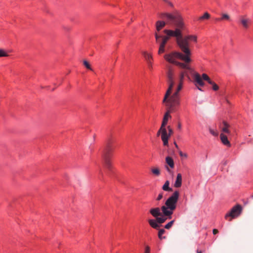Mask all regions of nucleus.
<instances>
[{"label":"nucleus","instance_id":"obj_25","mask_svg":"<svg viewBox=\"0 0 253 253\" xmlns=\"http://www.w3.org/2000/svg\"><path fill=\"white\" fill-rule=\"evenodd\" d=\"M202 79H203V81L205 80L207 81L209 84H212L211 80L206 74L204 73L202 74Z\"/></svg>","mask_w":253,"mask_h":253},{"label":"nucleus","instance_id":"obj_26","mask_svg":"<svg viewBox=\"0 0 253 253\" xmlns=\"http://www.w3.org/2000/svg\"><path fill=\"white\" fill-rule=\"evenodd\" d=\"M174 221V219L169 221V223H168L167 224L165 225V228L167 229H169L173 224Z\"/></svg>","mask_w":253,"mask_h":253},{"label":"nucleus","instance_id":"obj_4","mask_svg":"<svg viewBox=\"0 0 253 253\" xmlns=\"http://www.w3.org/2000/svg\"><path fill=\"white\" fill-rule=\"evenodd\" d=\"M179 196V191L177 190L175 191L166 200L165 202V206H163L161 207V210L163 215L166 216H168L169 219L171 218V215L173 213V211L176 208V203L177 202Z\"/></svg>","mask_w":253,"mask_h":253},{"label":"nucleus","instance_id":"obj_3","mask_svg":"<svg viewBox=\"0 0 253 253\" xmlns=\"http://www.w3.org/2000/svg\"><path fill=\"white\" fill-rule=\"evenodd\" d=\"M181 53L177 51L172 52L169 54H166L164 56L165 59L169 63L175 64L176 59H180L186 63H190L191 61V51L190 48H186V50L183 48H180Z\"/></svg>","mask_w":253,"mask_h":253},{"label":"nucleus","instance_id":"obj_21","mask_svg":"<svg viewBox=\"0 0 253 253\" xmlns=\"http://www.w3.org/2000/svg\"><path fill=\"white\" fill-rule=\"evenodd\" d=\"M166 232V231L164 229H160L159 230L158 236V238L160 240L166 239L167 238L166 236H163V235Z\"/></svg>","mask_w":253,"mask_h":253},{"label":"nucleus","instance_id":"obj_36","mask_svg":"<svg viewBox=\"0 0 253 253\" xmlns=\"http://www.w3.org/2000/svg\"><path fill=\"white\" fill-rule=\"evenodd\" d=\"M163 192H161L158 196L157 198H156V200L157 201H160L161 200L162 198H163Z\"/></svg>","mask_w":253,"mask_h":253},{"label":"nucleus","instance_id":"obj_14","mask_svg":"<svg viewBox=\"0 0 253 253\" xmlns=\"http://www.w3.org/2000/svg\"><path fill=\"white\" fill-rule=\"evenodd\" d=\"M143 55L145 59V60L147 61V63L148 64V66L149 68L152 67V62L151 60H152V56L151 54L148 53L146 52H143Z\"/></svg>","mask_w":253,"mask_h":253},{"label":"nucleus","instance_id":"obj_34","mask_svg":"<svg viewBox=\"0 0 253 253\" xmlns=\"http://www.w3.org/2000/svg\"><path fill=\"white\" fill-rule=\"evenodd\" d=\"M164 2L167 3L171 7H173V4L169 0H163Z\"/></svg>","mask_w":253,"mask_h":253},{"label":"nucleus","instance_id":"obj_9","mask_svg":"<svg viewBox=\"0 0 253 253\" xmlns=\"http://www.w3.org/2000/svg\"><path fill=\"white\" fill-rule=\"evenodd\" d=\"M169 40V37L167 36L163 37L162 41L160 43L158 54H161L165 52V46L168 41Z\"/></svg>","mask_w":253,"mask_h":253},{"label":"nucleus","instance_id":"obj_2","mask_svg":"<svg viewBox=\"0 0 253 253\" xmlns=\"http://www.w3.org/2000/svg\"><path fill=\"white\" fill-rule=\"evenodd\" d=\"M167 77L169 87L163 101L164 103L166 102L167 111L164 115L161 127H166L169 118H171V116L169 115V113L175 111L177 107L179 106L177 105H174L173 103L167 101V99L170 95L171 91L175 84V74L174 71L171 68H169L168 69L167 72Z\"/></svg>","mask_w":253,"mask_h":253},{"label":"nucleus","instance_id":"obj_17","mask_svg":"<svg viewBox=\"0 0 253 253\" xmlns=\"http://www.w3.org/2000/svg\"><path fill=\"white\" fill-rule=\"evenodd\" d=\"M182 185V175L180 173H178L176 176V180L174 184V186L176 188H179Z\"/></svg>","mask_w":253,"mask_h":253},{"label":"nucleus","instance_id":"obj_1","mask_svg":"<svg viewBox=\"0 0 253 253\" xmlns=\"http://www.w3.org/2000/svg\"><path fill=\"white\" fill-rule=\"evenodd\" d=\"M161 18L171 22L176 28L174 30L165 29L164 31L167 37L176 38V43L179 48L186 50L190 48V41L196 43L197 37L195 35H187L183 37L182 31L184 27V23L180 13L177 10L172 12H163L160 15Z\"/></svg>","mask_w":253,"mask_h":253},{"label":"nucleus","instance_id":"obj_46","mask_svg":"<svg viewBox=\"0 0 253 253\" xmlns=\"http://www.w3.org/2000/svg\"><path fill=\"white\" fill-rule=\"evenodd\" d=\"M198 89L199 90H200V91H203V90H202L201 88H200L199 87H198Z\"/></svg>","mask_w":253,"mask_h":253},{"label":"nucleus","instance_id":"obj_37","mask_svg":"<svg viewBox=\"0 0 253 253\" xmlns=\"http://www.w3.org/2000/svg\"><path fill=\"white\" fill-rule=\"evenodd\" d=\"M144 253H150V248L149 246H146L145 248Z\"/></svg>","mask_w":253,"mask_h":253},{"label":"nucleus","instance_id":"obj_20","mask_svg":"<svg viewBox=\"0 0 253 253\" xmlns=\"http://www.w3.org/2000/svg\"><path fill=\"white\" fill-rule=\"evenodd\" d=\"M169 180H167L164 185L162 187V189L165 191H171L172 190L171 188L169 187Z\"/></svg>","mask_w":253,"mask_h":253},{"label":"nucleus","instance_id":"obj_23","mask_svg":"<svg viewBox=\"0 0 253 253\" xmlns=\"http://www.w3.org/2000/svg\"><path fill=\"white\" fill-rule=\"evenodd\" d=\"M165 216H166L164 215V216L162 215L161 217L158 216L156 218L159 224L160 225L161 224L164 223L167 219H169L168 217H166Z\"/></svg>","mask_w":253,"mask_h":253},{"label":"nucleus","instance_id":"obj_29","mask_svg":"<svg viewBox=\"0 0 253 253\" xmlns=\"http://www.w3.org/2000/svg\"><path fill=\"white\" fill-rule=\"evenodd\" d=\"M212 84H210L212 85V88L213 90L216 91L219 89V87L217 84H216L214 82L211 81Z\"/></svg>","mask_w":253,"mask_h":253},{"label":"nucleus","instance_id":"obj_18","mask_svg":"<svg viewBox=\"0 0 253 253\" xmlns=\"http://www.w3.org/2000/svg\"><path fill=\"white\" fill-rule=\"evenodd\" d=\"M166 163L169 165V166L170 168H171V169L174 168V163L173 160L171 157H170L169 156H167L166 158Z\"/></svg>","mask_w":253,"mask_h":253},{"label":"nucleus","instance_id":"obj_7","mask_svg":"<svg viewBox=\"0 0 253 253\" xmlns=\"http://www.w3.org/2000/svg\"><path fill=\"white\" fill-rule=\"evenodd\" d=\"M183 83L179 82L176 91L169 97V99H167V101L173 103L174 105L179 106L180 98L179 96V91L182 87Z\"/></svg>","mask_w":253,"mask_h":253},{"label":"nucleus","instance_id":"obj_5","mask_svg":"<svg viewBox=\"0 0 253 253\" xmlns=\"http://www.w3.org/2000/svg\"><path fill=\"white\" fill-rule=\"evenodd\" d=\"M113 142V140L111 139H109L102 151V157L103 160L104 167L107 169L108 174L114 173L113 168L110 161L114 150Z\"/></svg>","mask_w":253,"mask_h":253},{"label":"nucleus","instance_id":"obj_45","mask_svg":"<svg viewBox=\"0 0 253 253\" xmlns=\"http://www.w3.org/2000/svg\"><path fill=\"white\" fill-rule=\"evenodd\" d=\"M197 253H202V252L201 251H199V250H197Z\"/></svg>","mask_w":253,"mask_h":253},{"label":"nucleus","instance_id":"obj_35","mask_svg":"<svg viewBox=\"0 0 253 253\" xmlns=\"http://www.w3.org/2000/svg\"><path fill=\"white\" fill-rule=\"evenodd\" d=\"M168 131H169V133H168V134L170 136L172 134L173 130L169 126H168Z\"/></svg>","mask_w":253,"mask_h":253},{"label":"nucleus","instance_id":"obj_16","mask_svg":"<svg viewBox=\"0 0 253 253\" xmlns=\"http://www.w3.org/2000/svg\"><path fill=\"white\" fill-rule=\"evenodd\" d=\"M229 125L225 121L222 122V124L220 125V127H221L222 131L226 133H229L230 131L229 130Z\"/></svg>","mask_w":253,"mask_h":253},{"label":"nucleus","instance_id":"obj_30","mask_svg":"<svg viewBox=\"0 0 253 253\" xmlns=\"http://www.w3.org/2000/svg\"><path fill=\"white\" fill-rule=\"evenodd\" d=\"M7 56L8 54L4 50L0 49V57H6Z\"/></svg>","mask_w":253,"mask_h":253},{"label":"nucleus","instance_id":"obj_28","mask_svg":"<svg viewBox=\"0 0 253 253\" xmlns=\"http://www.w3.org/2000/svg\"><path fill=\"white\" fill-rule=\"evenodd\" d=\"M151 171H152V172L157 175V176H159L160 174V170L158 168H155V169H151Z\"/></svg>","mask_w":253,"mask_h":253},{"label":"nucleus","instance_id":"obj_13","mask_svg":"<svg viewBox=\"0 0 253 253\" xmlns=\"http://www.w3.org/2000/svg\"><path fill=\"white\" fill-rule=\"evenodd\" d=\"M220 137L222 143L225 146L230 147L231 144L228 139L227 136L223 133H221Z\"/></svg>","mask_w":253,"mask_h":253},{"label":"nucleus","instance_id":"obj_6","mask_svg":"<svg viewBox=\"0 0 253 253\" xmlns=\"http://www.w3.org/2000/svg\"><path fill=\"white\" fill-rule=\"evenodd\" d=\"M242 207L241 205L237 204L234 206L225 215V218L228 220V217H231L229 220H231L232 218H235L239 216L241 213Z\"/></svg>","mask_w":253,"mask_h":253},{"label":"nucleus","instance_id":"obj_15","mask_svg":"<svg viewBox=\"0 0 253 253\" xmlns=\"http://www.w3.org/2000/svg\"><path fill=\"white\" fill-rule=\"evenodd\" d=\"M148 222L151 227L155 229H158L159 227L161 226V225L159 224L156 219H149Z\"/></svg>","mask_w":253,"mask_h":253},{"label":"nucleus","instance_id":"obj_33","mask_svg":"<svg viewBox=\"0 0 253 253\" xmlns=\"http://www.w3.org/2000/svg\"><path fill=\"white\" fill-rule=\"evenodd\" d=\"M155 37L157 42H159V39L160 38H163V37H164V36H161V35H159L158 34L156 33L155 35Z\"/></svg>","mask_w":253,"mask_h":253},{"label":"nucleus","instance_id":"obj_10","mask_svg":"<svg viewBox=\"0 0 253 253\" xmlns=\"http://www.w3.org/2000/svg\"><path fill=\"white\" fill-rule=\"evenodd\" d=\"M188 63H184L180 62L178 61L176 62L175 65L179 66L181 69H184V71H188L189 73H192L193 72V69L188 64Z\"/></svg>","mask_w":253,"mask_h":253},{"label":"nucleus","instance_id":"obj_8","mask_svg":"<svg viewBox=\"0 0 253 253\" xmlns=\"http://www.w3.org/2000/svg\"><path fill=\"white\" fill-rule=\"evenodd\" d=\"M160 133H161V139L163 142L164 145L168 146V140L170 136L168 135L166 127H160L157 132V135H159Z\"/></svg>","mask_w":253,"mask_h":253},{"label":"nucleus","instance_id":"obj_24","mask_svg":"<svg viewBox=\"0 0 253 253\" xmlns=\"http://www.w3.org/2000/svg\"><path fill=\"white\" fill-rule=\"evenodd\" d=\"M241 22L243 25V26L245 28L247 29L249 27V23L250 22L249 20L248 19H243L241 20Z\"/></svg>","mask_w":253,"mask_h":253},{"label":"nucleus","instance_id":"obj_31","mask_svg":"<svg viewBox=\"0 0 253 253\" xmlns=\"http://www.w3.org/2000/svg\"><path fill=\"white\" fill-rule=\"evenodd\" d=\"M221 19H222V20H229L230 19V17L228 14L224 13V14H222Z\"/></svg>","mask_w":253,"mask_h":253},{"label":"nucleus","instance_id":"obj_11","mask_svg":"<svg viewBox=\"0 0 253 253\" xmlns=\"http://www.w3.org/2000/svg\"><path fill=\"white\" fill-rule=\"evenodd\" d=\"M194 78L196 85H197V84H198L200 86H203L204 85L205 83L203 82L202 77L198 73H196L195 74Z\"/></svg>","mask_w":253,"mask_h":253},{"label":"nucleus","instance_id":"obj_41","mask_svg":"<svg viewBox=\"0 0 253 253\" xmlns=\"http://www.w3.org/2000/svg\"><path fill=\"white\" fill-rule=\"evenodd\" d=\"M218 230H217V229H213L212 230V233H213V234L214 235H215V234H217V233H218Z\"/></svg>","mask_w":253,"mask_h":253},{"label":"nucleus","instance_id":"obj_39","mask_svg":"<svg viewBox=\"0 0 253 253\" xmlns=\"http://www.w3.org/2000/svg\"><path fill=\"white\" fill-rule=\"evenodd\" d=\"M179 155L181 156V157H187V155L186 154H184L183 153V152L181 151H180L179 152Z\"/></svg>","mask_w":253,"mask_h":253},{"label":"nucleus","instance_id":"obj_38","mask_svg":"<svg viewBox=\"0 0 253 253\" xmlns=\"http://www.w3.org/2000/svg\"><path fill=\"white\" fill-rule=\"evenodd\" d=\"M210 132L213 136H216L217 135V133L211 128L210 129Z\"/></svg>","mask_w":253,"mask_h":253},{"label":"nucleus","instance_id":"obj_32","mask_svg":"<svg viewBox=\"0 0 253 253\" xmlns=\"http://www.w3.org/2000/svg\"><path fill=\"white\" fill-rule=\"evenodd\" d=\"M84 65L85 66V67L87 69L91 70V66H90V64H89V63L87 61H86V60L84 61Z\"/></svg>","mask_w":253,"mask_h":253},{"label":"nucleus","instance_id":"obj_47","mask_svg":"<svg viewBox=\"0 0 253 253\" xmlns=\"http://www.w3.org/2000/svg\"><path fill=\"white\" fill-rule=\"evenodd\" d=\"M251 198H253V195L251 196Z\"/></svg>","mask_w":253,"mask_h":253},{"label":"nucleus","instance_id":"obj_42","mask_svg":"<svg viewBox=\"0 0 253 253\" xmlns=\"http://www.w3.org/2000/svg\"><path fill=\"white\" fill-rule=\"evenodd\" d=\"M166 169L169 172V173L171 172V170L169 169V167L168 166H166Z\"/></svg>","mask_w":253,"mask_h":253},{"label":"nucleus","instance_id":"obj_44","mask_svg":"<svg viewBox=\"0 0 253 253\" xmlns=\"http://www.w3.org/2000/svg\"><path fill=\"white\" fill-rule=\"evenodd\" d=\"M174 145L176 148H178V146L175 142H174Z\"/></svg>","mask_w":253,"mask_h":253},{"label":"nucleus","instance_id":"obj_27","mask_svg":"<svg viewBox=\"0 0 253 253\" xmlns=\"http://www.w3.org/2000/svg\"><path fill=\"white\" fill-rule=\"evenodd\" d=\"M210 17V15L208 12H205L203 15L199 18L200 20L208 19Z\"/></svg>","mask_w":253,"mask_h":253},{"label":"nucleus","instance_id":"obj_43","mask_svg":"<svg viewBox=\"0 0 253 253\" xmlns=\"http://www.w3.org/2000/svg\"><path fill=\"white\" fill-rule=\"evenodd\" d=\"M221 20H222V19H221V17L220 18H216L215 19V21H221Z\"/></svg>","mask_w":253,"mask_h":253},{"label":"nucleus","instance_id":"obj_22","mask_svg":"<svg viewBox=\"0 0 253 253\" xmlns=\"http://www.w3.org/2000/svg\"><path fill=\"white\" fill-rule=\"evenodd\" d=\"M189 74H190V73H189L188 71H182L180 73V76H179V82L183 83L184 77L186 76H188Z\"/></svg>","mask_w":253,"mask_h":253},{"label":"nucleus","instance_id":"obj_12","mask_svg":"<svg viewBox=\"0 0 253 253\" xmlns=\"http://www.w3.org/2000/svg\"><path fill=\"white\" fill-rule=\"evenodd\" d=\"M149 212L153 216L156 218L159 216H162V213L160 211V209L158 207L152 208L150 209Z\"/></svg>","mask_w":253,"mask_h":253},{"label":"nucleus","instance_id":"obj_40","mask_svg":"<svg viewBox=\"0 0 253 253\" xmlns=\"http://www.w3.org/2000/svg\"><path fill=\"white\" fill-rule=\"evenodd\" d=\"M182 128V125L180 122H178L177 124V129L179 130L181 129Z\"/></svg>","mask_w":253,"mask_h":253},{"label":"nucleus","instance_id":"obj_19","mask_svg":"<svg viewBox=\"0 0 253 253\" xmlns=\"http://www.w3.org/2000/svg\"><path fill=\"white\" fill-rule=\"evenodd\" d=\"M166 25V22L164 21H158L156 23V30L160 31Z\"/></svg>","mask_w":253,"mask_h":253}]
</instances>
